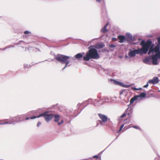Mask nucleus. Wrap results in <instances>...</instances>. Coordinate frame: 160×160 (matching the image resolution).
<instances>
[{
	"label": "nucleus",
	"instance_id": "obj_1",
	"mask_svg": "<svg viewBox=\"0 0 160 160\" xmlns=\"http://www.w3.org/2000/svg\"><path fill=\"white\" fill-rule=\"evenodd\" d=\"M71 57L66 55L58 54L54 55V59L58 62L61 63L62 64H65L64 67L62 69L63 71L67 67H70L71 65L70 60H72Z\"/></svg>",
	"mask_w": 160,
	"mask_h": 160
},
{
	"label": "nucleus",
	"instance_id": "obj_2",
	"mask_svg": "<svg viewBox=\"0 0 160 160\" xmlns=\"http://www.w3.org/2000/svg\"><path fill=\"white\" fill-rule=\"evenodd\" d=\"M88 48L89 50L86 52L84 59L88 61L92 59H98L100 58V55L96 49L94 48L92 46H90Z\"/></svg>",
	"mask_w": 160,
	"mask_h": 160
},
{
	"label": "nucleus",
	"instance_id": "obj_3",
	"mask_svg": "<svg viewBox=\"0 0 160 160\" xmlns=\"http://www.w3.org/2000/svg\"><path fill=\"white\" fill-rule=\"evenodd\" d=\"M85 53L84 52H82L78 53L75 55L74 57H71V59L72 61H74L75 59H77L78 60H81L83 58V60L85 61H87L86 60L84 59V57L85 56Z\"/></svg>",
	"mask_w": 160,
	"mask_h": 160
},
{
	"label": "nucleus",
	"instance_id": "obj_4",
	"mask_svg": "<svg viewBox=\"0 0 160 160\" xmlns=\"http://www.w3.org/2000/svg\"><path fill=\"white\" fill-rule=\"evenodd\" d=\"M78 111L77 110H75L73 114H72V109L68 110L67 111V114H66V116H69V118L71 119H73L80 113V112H79L78 114H76V113Z\"/></svg>",
	"mask_w": 160,
	"mask_h": 160
},
{
	"label": "nucleus",
	"instance_id": "obj_5",
	"mask_svg": "<svg viewBox=\"0 0 160 160\" xmlns=\"http://www.w3.org/2000/svg\"><path fill=\"white\" fill-rule=\"evenodd\" d=\"M154 45V44L152 43V41L150 39H148L146 42L145 47L143 48L145 49V51L148 52L149 49L152 46Z\"/></svg>",
	"mask_w": 160,
	"mask_h": 160
},
{
	"label": "nucleus",
	"instance_id": "obj_6",
	"mask_svg": "<svg viewBox=\"0 0 160 160\" xmlns=\"http://www.w3.org/2000/svg\"><path fill=\"white\" fill-rule=\"evenodd\" d=\"M53 118H54V122H57V124L58 126L61 125L64 122L63 120H62L60 122H59L60 119V116L58 114L53 113Z\"/></svg>",
	"mask_w": 160,
	"mask_h": 160
},
{
	"label": "nucleus",
	"instance_id": "obj_7",
	"mask_svg": "<svg viewBox=\"0 0 160 160\" xmlns=\"http://www.w3.org/2000/svg\"><path fill=\"white\" fill-rule=\"evenodd\" d=\"M22 116L18 115L16 117H12L11 118L12 120L13 124H15L16 123L23 121V119H21Z\"/></svg>",
	"mask_w": 160,
	"mask_h": 160
},
{
	"label": "nucleus",
	"instance_id": "obj_8",
	"mask_svg": "<svg viewBox=\"0 0 160 160\" xmlns=\"http://www.w3.org/2000/svg\"><path fill=\"white\" fill-rule=\"evenodd\" d=\"M102 2L103 3L102 5V15L103 16H107L108 12L106 9L105 1V0H103Z\"/></svg>",
	"mask_w": 160,
	"mask_h": 160
},
{
	"label": "nucleus",
	"instance_id": "obj_9",
	"mask_svg": "<svg viewBox=\"0 0 160 160\" xmlns=\"http://www.w3.org/2000/svg\"><path fill=\"white\" fill-rule=\"evenodd\" d=\"M126 37V41H127L128 43L129 44H133V43H132V35L131 33L129 32H127L126 33L125 36ZM134 44V43H133Z\"/></svg>",
	"mask_w": 160,
	"mask_h": 160
},
{
	"label": "nucleus",
	"instance_id": "obj_10",
	"mask_svg": "<svg viewBox=\"0 0 160 160\" xmlns=\"http://www.w3.org/2000/svg\"><path fill=\"white\" fill-rule=\"evenodd\" d=\"M90 46H92L94 48L96 49V50L102 48L105 46V44L103 42L97 43L95 45H92Z\"/></svg>",
	"mask_w": 160,
	"mask_h": 160
},
{
	"label": "nucleus",
	"instance_id": "obj_11",
	"mask_svg": "<svg viewBox=\"0 0 160 160\" xmlns=\"http://www.w3.org/2000/svg\"><path fill=\"white\" fill-rule=\"evenodd\" d=\"M159 80L158 77L157 76L154 77L152 79H149L148 81V82L149 84H152L155 85L159 82Z\"/></svg>",
	"mask_w": 160,
	"mask_h": 160
},
{
	"label": "nucleus",
	"instance_id": "obj_12",
	"mask_svg": "<svg viewBox=\"0 0 160 160\" xmlns=\"http://www.w3.org/2000/svg\"><path fill=\"white\" fill-rule=\"evenodd\" d=\"M154 45L153 46V49L154 52H156V55H158L160 59V45L158 43V44L154 47Z\"/></svg>",
	"mask_w": 160,
	"mask_h": 160
},
{
	"label": "nucleus",
	"instance_id": "obj_13",
	"mask_svg": "<svg viewBox=\"0 0 160 160\" xmlns=\"http://www.w3.org/2000/svg\"><path fill=\"white\" fill-rule=\"evenodd\" d=\"M159 58V57L158 55H154L152 56V60L153 64L154 65H158L159 64V62L158 60Z\"/></svg>",
	"mask_w": 160,
	"mask_h": 160
},
{
	"label": "nucleus",
	"instance_id": "obj_14",
	"mask_svg": "<svg viewBox=\"0 0 160 160\" xmlns=\"http://www.w3.org/2000/svg\"><path fill=\"white\" fill-rule=\"evenodd\" d=\"M98 116L99 118L101 119L102 122L105 124L108 120V116L106 115L101 113L98 114Z\"/></svg>",
	"mask_w": 160,
	"mask_h": 160
},
{
	"label": "nucleus",
	"instance_id": "obj_15",
	"mask_svg": "<svg viewBox=\"0 0 160 160\" xmlns=\"http://www.w3.org/2000/svg\"><path fill=\"white\" fill-rule=\"evenodd\" d=\"M53 113H50L49 114H46L45 115L44 119L47 122H48L53 118Z\"/></svg>",
	"mask_w": 160,
	"mask_h": 160
},
{
	"label": "nucleus",
	"instance_id": "obj_16",
	"mask_svg": "<svg viewBox=\"0 0 160 160\" xmlns=\"http://www.w3.org/2000/svg\"><path fill=\"white\" fill-rule=\"evenodd\" d=\"M133 111V107H130L128 109V111L127 112V115L128 116H129V117L127 119H125L124 121L127 120H129L128 122V123H129L130 122V118L131 117L130 116L132 113Z\"/></svg>",
	"mask_w": 160,
	"mask_h": 160
},
{
	"label": "nucleus",
	"instance_id": "obj_17",
	"mask_svg": "<svg viewBox=\"0 0 160 160\" xmlns=\"http://www.w3.org/2000/svg\"><path fill=\"white\" fill-rule=\"evenodd\" d=\"M118 38L119 40L118 42L120 43H122L126 41V37L124 35H119Z\"/></svg>",
	"mask_w": 160,
	"mask_h": 160
},
{
	"label": "nucleus",
	"instance_id": "obj_18",
	"mask_svg": "<svg viewBox=\"0 0 160 160\" xmlns=\"http://www.w3.org/2000/svg\"><path fill=\"white\" fill-rule=\"evenodd\" d=\"M135 48H133L132 49H130L128 53V55L131 58L134 57L136 55Z\"/></svg>",
	"mask_w": 160,
	"mask_h": 160
},
{
	"label": "nucleus",
	"instance_id": "obj_19",
	"mask_svg": "<svg viewBox=\"0 0 160 160\" xmlns=\"http://www.w3.org/2000/svg\"><path fill=\"white\" fill-rule=\"evenodd\" d=\"M110 81L112 82L113 84L116 85H118L119 86L122 87L123 82H122L118 81L115 79H111Z\"/></svg>",
	"mask_w": 160,
	"mask_h": 160
},
{
	"label": "nucleus",
	"instance_id": "obj_20",
	"mask_svg": "<svg viewBox=\"0 0 160 160\" xmlns=\"http://www.w3.org/2000/svg\"><path fill=\"white\" fill-rule=\"evenodd\" d=\"M134 50H135V52L136 53V54H146L147 53V52H146L145 51V49L143 48L142 50H136V49L135 48Z\"/></svg>",
	"mask_w": 160,
	"mask_h": 160
},
{
	"label": "nucleus",
	"instance_id": "obj_21",
	"mask_svg": "<svg viewBox=\"0 0 160 160\" xmlns=\"http://www.w3.org/2000/svg\"><path fill=\"white\" fill-rule=\"evenodd\" d=\"M85 102H91V104L93 105L94 106H96L97 105H98V104L97 103H96V102H93V99L91 98H89L88 100H86L85 101H84V102H83V103H84Z\"/></svg>",
	"mask_w": 160,
	"mask_h": 160
},
{
	"label": "nucleus",
	"instance_id": "obj_22",
	"mask_svg": "<svg viewBox=\"0 0 160 160\" xmlns=\"http://www.w3.org/2000/svg\"><path fill=\"white\" fill-rule=\"evenodd\" d=\"M129 109V107H128L127 109L126 110V111H125V112L123 113L122 115H121L120 117H119L118 118V120H120L121 119V118H123L124 117H125L126 115L127 114V112H128V109Z\"/></svg>",
	"mask_w": 160,
	"mask_h": 160
},
{
	"label": "nucleus",
	"instance_id": "obj_23",
	"mask_svg": "<svg viewBox=\"0 0 160 160\" xmlns=\"http://www.w3.org/2000/svg\"><path fill=\"white\" fill-rule=\"evenodd\" d=\"M138 95L141 99L146 98V93L144 92H141Z\"/></svg>",
	"mask_w": 160,
	"mask_h": 160
},
{
	"label": "nucleus",
	"instance_id": "obj_24",
	"mask_svg": "<svg viewBox=\"0 0 160 160\" xmlns=\"http://www.w3.org/2000/svg\"><path fill=\"white\" fill-rule=\"evenodd\" d=\"M136 40V38L135 37V36H132V43H134V44H130V45H138L139 42H134Z\"/></svg>",
	"mask_w": 160,
	"mask_h": 160
},
{
	"label": "nucleus",
	"instance_id": "obj_25",
	"mask_svg": "<svg viewBox=\"0 0 160 160\" xmlns=\"http://www.w3.org/2000/svg\"><path fill=\"white\" fill-rule=\"evenodd\" d=\"M112 122H106L105 123V125H106V126L108 127L109 128H111L112 127Z\"/></svg>",
	"mask_w": 160,
	"mask_h": 160
},
{
	"label": "nucleus",
	"instance_id": "obj_26",
	"mask_svg": "<svg viewBox=\"0 0 160 160\" xmlns=\"http://www.w3.org/2000/svg\"><path fill=\"white\" fill-rule=\"evenodd\" d=\"M106 27L104 26L102 27L101 30V32L102 33H106L108 32V30Z\"/></svg>",
	"mask_w": 160,
	"mask_h": 160
},
{
	"label": "nucleus",
	"instance_id": "obj_27",
	"mask_svg": "<svg viewBox=\"0 0 160 160\" xmlns=\"http://www.w3.org/2000/svg\"><path fill=\"white\" fill-rule=\"evenodd\" d=\"M12 120L11 119V120L9 121H5L2 122L0 123V125H4L6 124H13Z\"/></svg>",
	"mask_w": 160,
	"mask_h": 160
},
{
	"label": "nucleus",
	"instance_id": "obj_28",
	"mask_svg": "<svg viewBox=\"0 0 160 160\" xmlns=\"http://www.w3.org/2000/svg\"><path fill=\"white\" fill-rule=\"evenodd\" d=\"M146 43V42L144 39H142L141 41H140L139 45L143 47V48L145 47Z\"/></svg>",
	"mask_w": 160,
	"mask_h": 160
},
{
	"label": "nucleus",
	"instance_id": "obj_29",
	"mask_svg": "<svg viewBox=\"0 0 160 160\" xmlns=\"http://www.w3.org/2000/svg\"><path fill=\"white\" fill-rule=\"evenodd\" d=\"M150 60L149 58H146L143 59V62L147 64L148 63V62H149Z\"/></svg>",
	"mask_w": 160,
	"mask_h": 160
},
{
	"label": "nucleus",
	"instance_id": "obj_30",
	"mask_svg": "<svg viewBox=\"0 0 160 160\" xmlns=\"http://www.w3.org/2000/svg\"><path fill=\"white\" fill-rule=\"evenodd\" d=\"M153 46H152L149 49L148 52V54L150 55L152 52H154L153 50Z\"/></svg>",
	"mask_w": 160,
	"mask_h": 160
},
{
	"label": "nucleus",
	"instance_id": "obj_31",
	"mask_svg": "<svg viewBox=\"0 0 160 160\" xmlns=\"http://www.w3.org/2000/svg\"><path fill=\"white\" fill-rule=\"evenodd\" d=\"M14 47H15V46L13 45H10L9 46H7L4 48H2V50H6V49H7L8 48H14Z\"/></svg>",
	"mask_w": 160,
	"mask_h": 160
},
{
	"label": "nucleus",
	"instance_id": "obj_32",
	"mask_svg": "<svg viewBox=\"0 0 160 160\" xmlns=\"http://www.w3.org/2000/svg\"><path fill=\"white\" fill-rule=\"evenodd\" d=\"M105 52H108L109 51H108V49H107L105 48L103 49L102 50H100L99 51V52H103V53Z\"/></svg>",
	"mask_w": 160,
	"mask_h": 160
},
{
	"label": "nucleus",
	"instance_id": "obj_33",
	"mask_svg": "<svg viewBox=\"0 0 160 160\" xmlns=\"http://www.w3.org/2000/svg\"><path fill=\"white\" fill-rule=\"evenodd\" d=\"M131 89H133L134 90H135V91H138V90H141L142 89V88H137L136 87H132L131 88Z\"/></svg>",
	"mask_w": 160,
	"mask_h": 160
},
{
	"label": "nucleus",
	"instance_id": "obj_34",
	"mask_svg": "<svg viewBox=\"0 0 160 160\" xmlns=\"http://www.w3.org/2000/svg\"><path fill=\"white\" fill-rule=\"evenodd\" d=\"M97 122L99 123L101 125L103 126L105 125V124L103 122H102L101 119L98 120Z\"/></svg>",
	"mask_w": 160,
	"mask_h": 160
},
{
	"label": "nucleus",
	"instance_id": "obj_35",
	"mask_svg": "<svg viewBox=\"0 0 160 160\" xmlns=\"http://www.w3.org/2000/svg\"><path fill=\"white\" fill-rule=\"evenodd\" d=\"M45 113L43 112L41 114H40L39 115L37 116V118H39L41 117H43L44 118L45 116Z\"/></svg>",
	"mask_w": 160,
	"mask_h": 160
},
{
	"label": "nucleus",
	"instance_id": "obj_36",
	"mask_svg": "<svg viewBox=\"0 0 160 160\" xmlns=\"http://www.w3.org/2000/svg\"><path fill=\"white\" fill-rule=\"evenodd\" d=\"M109 98L107 97H104L103 98V100H104V101L107 102H109Z\"/></svg>",
	"mask_w": 160,
	"mask_h": 160
},
{
	"label": "nucleus",
	"instance_id": "obj_37",
	"mask_svg": "<svg viewBox=\"0 0 160 160\" xmlns=\"http://www.w3.org/2000/svg\"><path fill=\"white\" fill-rule=\"evenodd\" d=\"M108 46L110 48H114L116 47V45L113 44H109Z\"/></svg>",
	"mask_w": 160,
	"mask_h": 160
},
{
	"label": "nucleus",
	"instance_id": "obj_38",
	"mask_svg": "<svg viewBox=\"0 0 160 160\" xmlns=\"http://www.w3.org/2000/svg\"><path fill=\"white\" fill-rule=\"evenodd\" d=\"M122 87L128 88L130 87V86H129V85L125 84L124 83H123L122 85Z\"/></svg>",
	"mask_w": 160,
	"mask_h": 160
},
{
	"label": "nucleus",
	"instance_id": "obj_39",
	"mask_svg": "<svg viewBox=\"0 0 160 160\" xmlns=\"http://www.w3.org/2000/svg\"><path fill=\"white\" fill-rule=\"evenodd\" d=\"M133 97V98L135 101L138 100L139 98H140L138 95H134Z\"/></svg>",
	"mask_w": 160,
	"mask_h": 160
},
{
	"label": "nucleus",
	"instance_id": "obj_40",
	"mask_svg": "<svg viewBox=\"0 0 160 160\" xmlns=\"http://www.w3.org/2000/svg\"><path fill=\"white\" fill-rule=\"evenodd\" d=\"M133 97V98L135 101L138 100L139 98H140L138 95H134Z\"/></svg>",
	"mask_w": 160,
	"mask_h": 160
},
{
	"label": "nucleus",
	"instance_id": "obj_41",
	"mask_svg": "<svg viewBox=\"0 0 160 160\" xmlns=\"http://www.w3.org/2000/svg\"><path fill=\"white\" fill-rule=\"evenodd\" d=\"M135 101L133 98V97L130 100V103L129 104V105H130L131 104H132Z\"/></svg>",
	"mask_w": 160,
	"mask_h": 160
},
{
	"label": "nucleus",
	"instance_id": "obj_42",
	"mask_svg": "<svg viewBox=\"0 0 160 160\" xmlns=\"http://www.w3.org/2000/svg\"><path fill=\"white\" fill-rule=\"evenodd\" d=\"M132 127L136 129H139L141 130V129L138 126H136V125H134Z\"/></svg>",
	"mask_w": 160,
	"mask_h": 160
},
{
	"label": "nucleus",
	"instance_id": "obj_43",
	"mask_svg": "<svg viewBox=\"0 0 160 160\" xmlns=\"http://www.w3.org/2000/svg\"><path fill=\"white\" fill-rule=\"evenodd\" d=\"M24 33L25 35H27L29 34H31V32L29 31L26 30L24 31Z\"/></svg>",
	"mask_w": 160,
	"mask_h": 160
},
{
	"label": "nucleus",
	"instance_id": "obj_44",
	"mask_svg": "<svg viewBox=\"0 0 160 160\" xmlns=\"http://www.w3.org/2000/svg\"><path fill=\"white\" fill-rule=\"evenodd\" d=\"M99 156H98V155H96L93 156L92 157V158H99ZM89 158L92 159V157L90 158Z\"/></svg>",
	"mask_w": 160,
	"mask_h": 160
},
{
	"label": "nucleus",
	"instance_id": "obj_45",
	"mask_svg": "<svg viewBox=\"0 0 160 160\" xmlns=\"http://www.w3.org/2000/svg\"><path fill=\"white\" fill-rule=\"evenodd\" d=\"M24 69L29 68V66H28V64H24Z\"/></svg>",
	"mask_w": 160,
	"mask_h": 160
},
{
	"label": "nucleus",
	"instance_id": "obj_46",
	"mask_svg": "<svg viewBox=\"0 0 160 160\" xmlns=\"http://www.w3.org/2000/svg\"><path fill=\"white\" fill-rule=\"evenodd\" d=\"M22 42H24V41L22 40H21V41H19L18 42L15 43V44L16 45H19Z\"/></svg>",
	"mask_w": 160,
	"mask_h": 160
},
{
	"label": "nucleus",
	"instance_id": "obj_47",
	"mask_svg": "<svg viewBox=\"0 0 160 160\" xmlns=\"http://www.w3.org/2000/svg\"><path fill=\"white\" fill-rule=\"evenodd\" d=\"M114 49H113V48H109V49H108V52H112L114 51Z\"/></svg>",
	"mask_w": 160,
	"mask_h": 160
},
{
	"label": "nucleus",
	"instance_id": "obj_48",
	"mask_svg": "<svg viewBox=\"0 0 160 160\" xmlns=\"http://www.w3.org/2000/svg\"><path fill=\"white\" fill-rule=\"evenodd\" d=\"M158 43L160 45V36L157 38Z\"/></svg>",
	"mask_w": 160,
	"mask_h": 160
},
{
	"label": "nucleus",
	"instance_id": "obj_49",
	"mask_svg": "<svg viewBox=\"0 0 160 160\" xmlns=\"http://www.w3.org/2000/svg\"><path fill=\"white\" fill-rule=\"evenodd\" d=\"M37 118V116H33L31 117H30V119H36Z\"/></svg>",
	"mask_w": 160,
	"mask_h": 160
},
{
	"label": "nucleus",
	"instance_id": "obj_50",
	"mask_svg": "<svg viewBox=\"0 0 160 160\" xmlns=\"http://www.w3.org/2000/svg\"><path fill=\"white\" fill-rule=\"evenodd\" d=\"M149 83L148 82V81L147 82V83L146 84V85H144L143 86V87L144 88H147L148 87V85H149Z\"/></svg>",
	"mask_w": 160,
	"mask_h": 160
},
{
	"label": "nucleus",
	"instance_id": "obj_51",
	"mask_svg": "<svg viewBox=\"0 0 160 160\" xmlns=\"http://www.w3.org/2000/svg\"><path fill=\"white\" fill-rule=\"evenodd\" d=\"M51 112V111H47L44 112V113H45V115H46V114H48V113H50Z\"/></svg>",
	"mask_w": 160,
	"mask_h": 160
},
{
	"label": "nucleus",
	"instance_id": "obj_52",
	"mask_svg": "<svg viewBox=\"0 0 160 160\" xmlns=\"http://www.w3.org/2000/svg\"><path fill=\"white\" fill-rule=\"evenodd\" d=\"M41 124V122L39 121L37 123V127H39Z\"/></svg>",
	"mask_w": 160,
	"mask_h": 160
},
{
	"label": "nucleus",
	"instance_id": "obj_53",
	"mask_svg": "<svg viewBox=\"0 0 160 160\" xmlns=\"http://www.w3.org/2000/svg\"><path fill=\"white\" fill-rule=\"evenodd\" d=\"M125 89H122V90L120 92V93H119L120 94V95L122 94L124 92H125Z\"/></svg>",
	"mask_w": 160,
	"mask_h": 160
},
{
	"label": "nucleus",
	"instance_id": "obj_54",
	"mask_svg": "<svg viewBox=\"0 0 160 160\" xmlns=\"http://www.w3.org/2000/svg\"><path fill=\"white\" fill-rule=\"evenodd\" d=\"M122 129L121 128H120L117 131V133H119L122 131Z\"/></svg>",
	"mask_w": 160,
	"mask_h": 160
},
{
	"label": "nucleus",
	"instance_id": "obj_55",
	"mask_svg": "<svg viewBox=\"0 0 160 160\" xmlns=\"http://www.w3.org/2000/svg\"><path fill=\"white\" fill-rule=\"evenodd\" d=\"M93 102H96L98 104V100L96 99H93Z\"/></svg>",
	"mask_w": 160,
	"mask_h": 160
},
{
	"label": "nucleus",
	"instance_id": "obj_56",
	"mask_svg": "<svg viewBox=\"0 0 160 160\" xmlns=\"http://www.w3.org/2000/svg\"><path fill=\"white\" fill-rule=\"evenodd\" d=\"M37 112L36 111H31L30 112H28V114L29 113H34L35 114V113L36 112Z\"/></svg>",
	"mask_w": 160,
	"mask_h": 160
},
{
	"label": "nucleus",
	"instance_id": "obj_57",
	"mask_svg": "<svg viewBox=\"0 0 160 160\" xmlns=\"http://www.w3.org/2000/svg\"><path fill=\"white\" fill-rule=\"evenodd\" d=\"M89 104V103H88L87 104V105H85V106H83V108H82V110H81V111H80V112H81L82 111V110L83 109H84L85 108H86V107L87 106V105H88Z\"/></svg>",
	"mask_w": 160,
	"mask_h": 160
},
{
	"label": "nucleus",
	"instance_id": "obj_58",
	"mask_svg": "<svg viewBox=\"0 0 160 160\" xmlns=\"http://www.w3.org/2000/svg\"><path fill=\"white\" fill-rule=\"evenodd\" d=\"M155 152L156 153V154L159 157H160V155L158 154V152L157 151H156L155 150H154Z\"/></svg>",
	"mask_w": 160,
	"mask_h": 160
},
{
	"label": "nucleus",
	"instance_id": "obj_59",
	"mask_svg": "<svg viewBox=\"0 0 160 160\" xmlns=\"http://www.w3.org/2000/svg\"><path fill=\"white\" fill-rule=\"evenodd\" d=\"M103 100V99H102L101 98H100V99H99V100H98V103L100 102L101 101H102Z\"/></svg>",
	"mask_w": 160,
	"mask_h": 160
},
{
	"label": "nucleus",
	"instance_id": "obj_60",
	"mask_svg": "<svg viewBox=\"0 0 160 160\" xmlns=\"http://www.w3.org/2000/svg\"><path fill=\"white\" fill-rule=\"evenodd\" d=\"M117 39V38L114 37H112V41H115Z\"/></svg>",
	"mask_w": 160,
	"mask_h": 160
},
{
	"label": "nucleus",
	"instance_id": "obj_61",
	"mask_svg": "<svg viewBox=\"0 0 160 160\" xmlns=\"http://www.w3.org/2000/svg\"><path fill=\"white\" fill-rule=\"evenodd\" d=\"M147 36L148 38H151L152 37V35H147Z\"/></svg>",
	"mask_w": 160,
	"mask_h": 160
},
{
	"label": "nucleus",
	"instance_id": "obj_62",
	"mask_svg": "<svg viewBox=\"0 0 160 160\" xmlns=\"http://www.w3.org/2000/svg\"><path fill=\"white\" fill-rule=\"evenodd\" d=\"M124 124H122L121 125V126L120 127V128H121L122 129V128H123V127L124 126Z\"/></svg>",
	"mask_w": 160,
	"mask_h": 160
},
{
	"label": "nucleus",
	"instance_id": "obj_63",
	"mask_svg": "<svg viewBox=\"0 0 160 160\" xmlns=\"http://www.w3.org/2000/svg\"><path fill=\"white\" fill-rule=\"evenodd\" d=\"M105 150H103V151H102V152H100L98 154V156H101V155L102 154V152H104V151Z\"/></svg>",
	"mask_w": 160,
	"mask_h": 160
},
{
	"label": "nucleus",
	"instance_id": "obj_64",
	"mask_svg": "<svg viewBox=\"0 0 160 160\" xmlns=\"http://www.w3.org/2000/svg\"><path fill=\"white\" fill-rule=\"evenodd\" d=\"M30 119V118L29 117H27L25 119V120H27Z\"/></svg>",
	"mask_w": 160,
	"mask_h": 160
}]
</instances>
